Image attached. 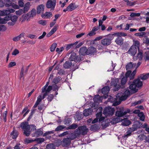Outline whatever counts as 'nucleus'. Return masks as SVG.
<instances>
[{
	"mask_svg": "<svg viewBox=\"0 0 149 149\" xmlns=\"http://www.w3.org/2000/svg\"><path fill=\"white\" fill-rule=\"evenodd\" d=\"M20 127L24 131L23 134L27 136H29L31 132L36 129V127L34 125H29L27 122L22 123Z\"/></svg>",
	"mask_w": 149,
	"mask_h": 149,
	"instance_id": "1",
	"label": "nucleus"
},
{
	"mask_svg": "<svg viewBox=\"0 0 149 149\" xmlns=\"http://www.w3.org/2000/svg\"><path fill=\"white\" fill-rule=\"evenodd\" d=\"M139 78L138 79H135L132 82H129L128 84L130 85L129 88L132 92L133 93L137 92L138 90L137 88H140L142 86L143 82Z\"/></svg>",
	"mask_w": 149,
	"mask_h": 149,
	"instance_id": "2",
	"label": "nucleus"
},
{
	"mask_svg": "<svg viewBox=\"0 0 149 149\" xmlns=\"http://www.w3.org/2000/svg\"><path fill=\"white\" fill-rule=\"evenodd\" d=\"M46 96L47 84L42 88L41 94L38 97L34 105L33 108H36V107L42 100L44 99Z\"/></svg>",
	"mask_w": 149,
	"mask_h": 149,
	"instance_id": "3",
	"label": "nucleus"
},
{
	"mask_svg": "<svg viewBox=\"0 0 149 149\" xmlns=\"http://www.w3.org/2000/svg\"><path fill=\"white\" fill-rule=\"evenodd\" d=\"M130 95V91L128 89L126 90L123 93H118L116 95V97L117 98H119L120 100L123 101L126 100Z\"/></svg>",
	"mask_w": 149,
	"mask_h": 149,
	"instance_id": "4",
	"label": "nucleus"
},
{
	"mask_svg": "<svg viewBox=\"0 0 149 149\" xmlns=\"http://www.w3.org/2000/svg\"><path fill=\"white\" fill-rule=\"evenodd\" d=\"M115 109L110 107H105L104 109L103 114L106 116H112L114 113Z\"/></svg>",
	"mask_w": 149,
	"mask_h": 149,
	"instance_id": "5",
	"label": "nucleus"
},
{
	"mask_svg": "<svg viewBox=\"0 0 149 149\" xmlns=\"http://www.w3.org/2000/svg\"><path fill=\"white\" fill-rule=\"evenodd\" d=\"M83 57L79 55L77 56L75 53H72L71 54L69 59L71 61H74L75 62H79L82 60Z\"/></svg>",
	"mask_w": 149,
	"mask_h": 149,
	"instance_id": "6",
	"label": "nucleus"
},
{
	"mask_svg": "<svg viewBox=\"0 0 149 149\" xmlns=\"http://www.w3.org/2000/svg\"><path fill=\"white\" fill-rule=\"evenodd\" d=\"M130 112L129 109H127L126 111H124L123 107L120 108L118 110L116 111V115L118 117H120L126 115L127 113H129Z\"/></svg>",
	"mask_w": 149,
	"mask_h": 149,
	"instance_id": "7",
	"label": "nucleus"
},
{
	"mask_svg": "<svg viewBox=\"0 0 149 149\" xmlns=\"http://www.w3.org/2000/svg\"><path fill=\"white\" fill-rule=\"evenodd\" d=\"M88 129L85 126L79 127L76 131L78 132L77 133L79 135L82 134L83 135L86 134L88 132Z\"/></svg>",
	"mask_w": 149,
	"mask_h": 149,
	"instance_id": "8",
	"label": "nucleus"
},
{
	"mask_svg": "<svg viewBox=\"0 0 149 149\" xmlns=\"http://www.w3.org/2000/svg\"><path fill=\"white\" fill-rule=\"evenodd\" d=\"M56 4V1L49 0L47 1V8H51V10H54Z\"/></svg>",
	"mask_w": 149,
	"mask_h": 149,
	"instance_id": "9",
	"label": "nucleus"
},
{
	"mask_svg": "<svg viewBox=\"0 0 149 149\" xmlns=\"http://www.w3.org/2000/svg\"><path fill=\"white\" fill-rule=\"evenodd\" d=\"M137 51V49L136 47H134V45H132L127 53L132 56H134Z\"/></svg>",
	"mask_w": 149,
	"mask_h": 149,
	"instance_id": "10",
	"label": "nucleus"
},
{
	"mask_svg": "<svg viewBox=\"0 0 149 149\" xmlns=\"http://www.w3.org/2000/svg\"><path fill=\"white\" fill-rule=\"evenodd\" d=\"M110 91V88L108 86H105L102 89V93L105 95L104 97V98H106L108 96L107 95Z\"/></svg>",
	"mask_w": 149,
	"mask_h": 149,
	"instance_id": "11",
	"label": "nucleus"
},
{
	"mask_svg": "<svg viewBox=\"0 0 149 149\" xmlns=\"http://www.w3.org/2000/svg\"><path fill=\"white\" fill-rule=\"evenodd\" d=\"M143 58V54L142 52L140 51L139 50L136 56H134L133 59L134 60H139L141 61Z\"/></svg>",
	"mask_w": 149,
	"mask_h": 149,
	"instance_id": "12",
	"label": "nucleus"
},
{
	"mask_svg": "<svg viewBox=\"0 0 149 149\" xmlns=\"http://www.w3.org/2000/svg\"><path fill=\"white\" fill-rule=\"evenodd\" d=\"M71 143V140L68 137L63 139L62 141V145L65 147L68 146Z\"/></svg>",
	"mask_w": 149,
	"mask_h": 149,
	"instance_id": "13",
	"label": "nucleus"
},
{
	"mask_svg": "<svg viewBox=\"0 0 149 149\" xmlns=\"http://www.w3.org/2000/svg\"><path fill=\"white\" fill-rule=\"evenodd\" d=\"M77 7L75 3H72L70 4L67 7V10L68 12L72 11L75 10Z\"/></svg>",
	"mask_w": 149,
	"mask_h": 149,
	"instance_id": "14",
	"label": "nucleus"
},
{
	"mask_svg": "<svg viewBox=\"0 0 149 149\" xmlns=\"http://www.w3.org/2000/svg\"><path fill=\"white\" fill-rule=\"evenodd\" d=\"M79 53L80 55H87V49L86 47H82L80 49Z\"/></svg>",
	"mask_w": 149,
	"mask_h": 149,
	"instance_id": "15",
	"label": "nucleus"
},
{
	"mask_svg": "<svg viewBox=\"0 0 149 149\" xmlns=\"http://www.w3.org/2000/svg\"><path fill=\"white\" fill-rule=\"evenodd\" d=\"M111 43V42L110 41V40L107 38H104L101 40V43L104 46L109 45Z\"/></svg>",
	"mask_w": 149,
	"mask_h": 149,
	"instance_id": "16",
	"label": "nucleus"
},
{
	"mask_svg": "<svg viewBox=\"0 0 149 149\" xmlns=\"http://www.w3.org/2000/svg\"><path fill=\"white\" fill-rule=\"evenodd\" d=\"M93 111V110L91 108L86 109L84 111L83 114L84 116H87L91 115Z\"/></svg>",
	"mask_w": 149,
	"mask_h": 149,
	"instance_id": "17",
	"label": "nucleus"
},
{
	"mask_svg": "<svg viewBox=\"0 0 149 149\" xmlns=\"http://www.w3.org/2000/svg\"><path fill=\"white\" fill-rule=\"evenodd\" d=\"M44 5L43 4H40L37 7V13L38 14L43 13L44 10Z\"/></svg>",
	"mask_w": 149,
	"mask_h": 149,
	"instance_id": "18",
	"label": "nucleus"
},
{
	"mask_svg": "<svg viewBox=\"0 0 149 149\" xmlns=\"http://www.w3.org/2000/svg\"><path fill=\"white\" fill-rule=\"evenodd\" d=\"M77 132H78L76 130L74 133H71V134H70L69 137H68L71 140L74 139L79 136V135L78 134H77Z\"/></svg>",
	"mask_w": 149,
	"mask_h": 149,
	"instance_id": "19",
	"label": "nucleus"
},
{
	"mask_svg": "<svg viewBox=\"0 0 149 149\" xmlns=\"http://www.w3.org/2000/svg\"><path fill=\"white\" fill-rule=\"evenodd\" d=\"M96 49L93 47H90L87 49V55L93 54L96 52Z\"/></svg>",
	"mask_w": 149,
	"mask_h": 149,
	"instance_id": "20",
	"label": "nucleus"
},
{
	"mask_svg": "<svg viewBox=\"0 0 149 149\" xmlns=\"http://www.w3.org/2000/svg\"><path fill=\"white\" fill-rule=\"evenodd\" d=\"M30 6L31 5L30 2H28L25 4L24 8L23 9L24 13L28 11L30 8Z\"/></svg>",
	"mask_w": 149,
	"mask_h": 149,
	"instance_id": "21",
	"label": "nucleus"
},
{
	"mask_svg": "<svg viewBox=\"0 0 149 149\" xmlns=\"http://www.w3.org/2000/svg\"><path fill=\"white\" fill-rule=\"evenodd\" d=\"M139 127V126L138 125L136 124H134L132 128H130L128 130V132L131 133L133 131L136 130L137 128Z\"/></svg>",
	"mask_w": 149,
	"mask_h": 149,
	"instance_id": "22",
	"label": "nucleus"
},
{
	"mask_svg": "<svg viewBox=\"0 0 149 149\" xmlns=\"http://www.w3.org/2000/svg\"><path fill=\"white\" fill-rule=\"evenodd\" d=\"M118 81L119 79L118 78L112 79L110 83L111 86H113L114 87H116L118 83Z\"/></svg>",
	"mask_w": 149,
	"mask_h": 149,
	"instance_id": "23",
	"label": "nucleus"
},
{
	"mask_svg": "<svg viewBox=\"0 0 149 149\" xmlns=\"http://www.w3.org/2000/svg\"><path fill=\"white\" fill-rule=\"evenodd\" d=\"M115 42L119 45H121L123 42V39L121 37H118L115 40Z\"/></svg>",
	"mask_w": 149,
	"mask_h": 149,
	"instance_id": "24",
	"label": "nucleus"
},
{
	"mask_svg": "<svg viewBox=\"0 0 149 149\" xmlns=\"http://www.w3.org/2000/svg\"><path fill=\"white\" fill-rule=\"evenodd\" d=\"M72 63L70 61H66L63 65V67L65 69H68L71 66Z\"/></svg>",
	"mask_w": 149,
	"mask_h": 149,
	"instance_id": "25",
	"label": "nucleus"
},
{
	"mask_svg": "<svg viewBox=\"0 0 149 149\" xmlns=\"http://www.w3.org/2000/svg\"><path fill=\"white\" fill-rule=\"evenodd\" d=\"M18 132L16 131L15 130L14 127L13 128V130L11 133L10 135L12 136V138L13 139H15L17 137L18 135Z\"/></svg>",
	"mask_w": 149,
	"mask_h": 149,
	"instance_id": "26",
	"label": "nucleus"
},
{
	"mask_svg": "<svg viewBox=\"0 0 149 149\" xmlns=\"http://www.w3.org/2000/svg\"><path fill=\"white\" fill-rule=\"evenodd\" d=\"M143 58L145 61H149V51H146L143 54Z\"/></svg>",
	"mask_w": 149,
	"mask_h": 149,
	"instance_id": "27",
	"label": "nucleus"
},
{
	"mask_svg": "<svg viewBox=\"0 0 149 149\" xmlns=\"http://www.w3.org/2000/svg\"><path fill=\"white\" fill-rule=\"evenodd\" d=\"M149 77V73H147L146 74H141L139 78L142 80H145L147 79H148Z\"/></svg>",
	"mask_w": 149,
	"mask_h": 149,
	"instance_id": "28",
	"label": "nucleus"
},
{
	"mask_svg": "<svg viewBox=\"0 0 149 149\" xmlns=\"http://www.w3.org/2000/svg\"><path fill=\"white\" fill-rule=\"evenodd\" d=\"M120 121V119L119 117H116L112 119L110 123L112 124H116Z\"/></svg>",
	"mask_w": 149,
	"mask_h": 149,
	"instance_id": "29",
	"label": "nucleus"
},
{
	"mask_svg": "<svg viewBox=\"0 0 149 149\" xmlns=\"http://www.w3.org/2000/svg\"><path fill=\"white\" fill-rule=\"evenodd\" d=\"M135 66H136V63L133 64L132 62H130L126 65V70H129L132 69Z\"/></svg>",
	"mask_w": 149,
	"mask_h": 149,
	"instance_id": "30",
	"label": "nucleus"
},
{
	"mask_svg": "<svg viewBox=\"0 0 149 149\" xmlns=\"http://www.w3.org/2000/svg\"><path fill=\"white\" fill-rule=\"evenodd\" d=\"M10 17L6 16L4 18H2L0 17V23L5 24L7 22V21L10 20Z\"/></svg>",
	"mask_w": 149,
	"mask_h": 149,
	"instance_id": "31",
	"label": "nucleus"
},
{
	"mask_svg": "<svg viewBox=\"0 0 149 149\" xmlns=\"http://www.w3.org/2000/svg\"><path fill=\"white\" fill-rule=\"evenodd\" d=\"M93 100L94 102H101V98L100 96L98 95H95L93 98Z\"/></svg>",
	"mask_w": 149,
	"mask_h": 149,
	"instance_id": "32",
	"label": "nucleus"
},
{
	"mask_svg": "<svg viewBox=\"0 0 149 149\" xmlns=\"http://www.w3.org/2000/svg\"><path fill=\"white\" fill-rule=\"evenodd\" d=\"M43 134V132L40 129H39L36 131L34 136L35 137H38L42 135Z\"/></svg>",
	"mask_w": 149,
	"mask_h": 149,
	"instance_id": "33",
	"label": "nucleus"
},
{
	"mask_svg": "<svg viewBox=\"0 0 149 149\" xmlns=\"http://www.w3.org/2000/svg\"><path fill=\"white\" fill-rule=\"evenodd\" d=\"M57 29V27L56 26H54V28L51 30L49 33L47 34V37H49L51 36L56 31Z\"/></svg>",
	"mask_w": 149,
	"mask_h": 149,
	"instance_id": "34",
	"label": "nucleus"
},
{
	"mask_svg": "<svg viewBox=\"0 0 149 149\" xmlns=\"http://www.w3.org/2000/svg\"><path fill=\"white\" fill-rule=\"evenodd\" d=\"M9 12L7 11V10H0V15L1 16L7 15L9 14Z\"/></svg>",
	"mask_w": 149,
	"mask_h": 149,
	"instance_id": "35",
	"label": "nucleus"
},
{
	"mask_svg": "<svg viewBox=\"0 0 149 149\" xmlns=\"http://www.w3.org/2000/svg\"><path fill=\"white\" fill-rule=\"evenodd\" d=\"M99 128V126L98 125L95 124L91 126L90 129L91 131H94L97 130Z\"/></svg>",
	"mask_w": 149,
	"mask_h": 149,
	"instance_id": "36",
	"label": "nucleus"
},
{
	"mask_svg": "<svg viewBox=\"0 0 149 149\" xmlns=\"http://www.w3.org/2000/svg\"><path fill=\"white\" fill-rule=\"evenodd\" d=\"M115 36H116L118 37H121L122 36H127V34L125 33L122 32H118L114 33Z\"/></svg>",
	"mask_w": 149,
	"mask_h": 149,
	"instance_id": "37",
	"label": "nucleus"
},
{
	"mask_svg": "<svg viewBox=\"0 0 149 149\" xmlns=\"http://www.w3.org/2000/svg\"><path fill=\"white\" fill-rule=\"evenodd\" d=\"M140 44V42L139 41L135 40H133V44L132 45H134V47H136L138 49L139 47Z\"/></svg>",
	"mask_w": 149,
	"mask_h": 149,
	"instance_id": "38",
	"label": "nucleus"
},
{
	"mask_svg": "<svg viewBox=\"0 0 149 149\" xmlns=\"http://www.w3.org/2000/svg\"><path fill=\"white\" fill-rule=\"evenodd\" d=\"M138 116L139 117L140 120L142 121L144 120L145 117L143 112H140L138 114Z\"/></svg>",
	"mask_w": 149,
	"mask_h": 149,
	"instance_id": "39",
	"label": "nucleus"
},
{
	"mask_svg": "<svg viewBox=\"0 0 149 149\" xmlns=\"http://www.w3.org/2000/svg\"><path fill=\"white\" fill-rule=\"evenodd\" d=\"M136 72V69H135L133 72L131 73L129 77L130 80H132L134 78Z\"/></svg>",
	"mask_w": 149,
	"mask_h": 149,
	"instance_id": "40",
	"label": "nucleus"
},
{
	"mask_svg": "<svg viewBox=\"0 0 149 149\" xmlns=\"http://www.w3.org/2000/svg\"><path fill=\"white\" fill-rule=\"evenodd\" d=\"M131 123V122L130 120H126L122 122V125L123 126H127L129 125Z\"/></svg>",
	"mask_w": 149,
	"mask_h": 149,
	"instance_id": "41",
	"label": "nucleus"
},
{
	"mask_svg": "<svg viewBox=\"0 0 149 149\" xmlns=\"http://www.w3.org/2000/svg\"><path fill=\"white\" fill-rule=\"evenodd\" d=\"M10 19L11 20V21L13 22L15 24L17 21L18 17L16 15H13L10 17Z\"/></svg>",
	"mask_w": 149,
	"mask_h": 149,
	"instance_id": "42",
	"label": "nucleus"
},
{
	"mask_svg": "<svg viewBox=\"0 0 149 149\" xmlns=\"http://www.w3.org/2000/svg\"><path fill=\"white\" fill-rule=\"evenodd\" d=\"M146 33L145 32H140V33H135L134 35L137 36H139L140 38H142L143 36L145 35Z\"/></svg>",
	"mask_w": 149,
	"mask_h": 149,
	"instance_id": "43",
	"label": "nucleus"
},
{
	"mask_svg": "<svg viewBox=\"0 0 149 149\" xmlns=\"http://www.w3.org/2000/svg\"><path fill=\"white\" fill-rule=\"evenodd\" d=\"M114 36H115L114 33L113 34H109L107 35L104 36L106 37H107L109 40H110V41L111 42V40L114 38Z\"/></svg>",
	"mask_w": 149,
	"mask_h": 149,
	"instance_id": "44",
	"label": "nucleus"
},
{
	"mask_svg": "<svg viewBox=\"0 0 149 149\" xmlns=\"http://www.w3.org/2000/svg\"><path fill=\"white\" fill-rule=\"evenodd\" d=\"M127 79L126 77H123L121 79V84L122 85H125L127 81Z\"/></svg>",
	"mask_w": 149,
	"mask_h": 149,
	"instance_id": "45",
	"label": "nucleus"
},
{
	"mask_svg": "<svg viewBox=\"0 0 149 149\" xmlns=\"http://www.w3.org/2000/svg\"><path fill=\"white\" fill-rule=\"evenodd\" d=\"M12 3L11 1L10 0H5L4 5L6 7H8L11 6Z\"/></svg>",
	"mask_w": 149,
	"mask_h": 149,
	"instance_id": "46",
	"label": "nucleus"
},
{
	"mask_svg": "<svg viewBox=\"0 0 149 149\" xmlns=\"http://www.w3.org/2000/svg\"><path fill=\"white\" fill-rule=\"evenodd\" d=\"M111 68L108 70V71L110 72L113 71L114 70L115 67L116 65V63H114V64H113V62L112 61H111Z\"/></svg>",
	"mask_w": 149,
	"mask_h": 149,
	"instance_id": "47",
	"label": "nucleus"
},
{
	"mask_svg": "<svg viewBox=\"0 0 149 149\" xmlns=\"http://www.w3.org/2000/svg\"><path fill=\"white\" fill-rule=\"evenodd\" d=\"M143 101L142 100H140L137 101H135L132 103V106H135L136 105L141 104Z\"/></svg>",
	"mask_w": 149,
	"mask_h": 149,
	"instance_id": "48",
	"label": "nucleus"
},
{
	"mask_svg": "<svg viewBox=\"0 0 149 149\" xmlns=\"http://www.w3.org/2000/svg\"><path fill=\"white\" fill-rule=\"evenodd\" d=\"M65 128V127L63 125H61L58 126L55 129L56 131L58 132L61 130Z\"/></svg>",
	"mask_w": 149,
	"mask_h": 149,
	"instance_id": "49",
	"label": "nucleus"
},
{
	"mask_svg": "<svg viewBox=\"0 0 149 149\" xmlns=\"http://www.w3.org/2000/svg\"><path fill=\"white\" fill-rule=\"evenodd\" d=\"M36 14V10L35 9H33L31 11L30 17H33Z\"/></svg>",
	"mask_w": 149,
	"mask_h": 149,
	"instance_id": "50",
	"label": "nucleus"
},
{
	"mask_svg": "<svg viewBox=\"0 0 149 149\" xmlns=\"http://www.w3.org/2000/svg\"><path fill=\"white\" fill-rule=\"evenodd\" d=\"M77 125L75 124H73L69 126L68 127V128L69 129H75L77 128Z\"/></svg>",
	"mask_w": 149,
	"mask_h": 149,
	"instance_id": "51",
	"label": "nucleus"
},
{
	"mask_svg": "<svg viewBox=\"0 0 149 149\" xmlns=\"http://www.w3.org/2000/svg\"><path fill=\"white\" fill-rule=\"evenodd\" d=\"M57 46L56 43H54L53 44L51 48H50V51L52 52H53L55 50L56 48V47Z\"/></svg>",
	"mask_w": 149,
	"mask_h": 149,
	"instance_id": "52",
	"label": "nucleus"
},
{
	"mask_svg": "<svg viewBox=\"0 0 149 149\" xmlns=\"http://www.w3.org/2000/svg\"><path fill=\"white\" fill-rule=\"evenodd\" d=\"M15 13L17 15H19L24 13V12L23 10V9H19L18 10L16 11L15 12Z\"/></svg>",
	"mask_w": 149,
	"mask_h": 149,
	"instance_id": "53",
	"label": "nucleus"
},
{
	"mask_svg": "<svg viewBox=\"0 0 149 149\" xmlns=\"http://www.w3.org/2000/svg\"><path fill=\"white\" fill-rule=\"evenodd\" d=\"M64 50V48L63 47H61L60 48H57L56 49V52L58 53V54H60L61 52Z\"/></svg>",
	"mask_w": 149,
	"mask_h": 149,
	"instance_id": "54",
	"label": "nucleus"
},
{
	"mask_svg": "<svg viewBox=\"0 0 149 149\" xmlns=\"http://www.w3.org/2000/svg\"><path fill=\"white\" fill-rule=\"evenodd\" d=\"M140 16V13H132L130 15V16L131 17H139Z\"/></svg>",
	"mask_w": 149,
	"mask_h": 149,
	"instance_id": "55",
	"label": "nucleus"
},
{
	"mask_svg": "<svg viewBox=\"0 0 149 149\" xmlns=\"http://www.w3.org/2000/svg\"><path fill=\"white\" fill-rule=\"evenodd\" d=\"M55 147L53 144L47 145V149H54Z\"/></svg>",
	"mask_w": 149,
	"mask_h": 149,
	"instance_id": "56",
	"label": "nucleus"
},
{
	"mask_svg": "<svg viewBox=\"0 0 149 149\" xmlns=\"http://www.w3.org/2000/svg\"><path fill=\"white\" fill-rule=\"evenodd\" d=\"M60 81V79L59 78H54L53 81V82L54 84H58Z\"/></svg>",
	"mask_w": 149,
	"mask_h": 149,
	"instance_id": "57",
	"label": "nucleus"
},
{
	"mask_svg": "<svg viewBox=\"0 0 149 149\" xmlns=\"http://www.w3.org/2000/svg\"><path fill=\"white\" fill-rule=\"evenodd\" d=\"M75 44V43L74 44H69L67 45V46L66 48V49L67 51H68L69 49L70 48L72 47Z\"/></svg>",
	"mask_w": 149,
	"mask_h": 149,
	"instance_id": "58",
	"label": "nucleus"
},
{
	"mask_svg": "<svg viewBox=\"0 0 149 149\" xmlns=\"http://www.w3.org/2000/svg\"><path fill=\"white\" fill-rule=\"evenodd\" d=\"M35 141H36L38 143H40L44 141V139L42 138H39L36 139Z\"/></svg>",
	"mask_w": 149,
	"mask_h": 149,
	"instance_id": "59",
	"label": "nucleus"
},
{
	"mask_svg": "<svg viewBox=\"0 0 149 149\" xmlns=\"http://www.w3.org/2000/svg\"><path fill=\"white\" fill-rule=\"evenodd\" d=\"M6 30V26L2 24H0V31H4Z\"/></svg>",
	"mask_w": 149,
	"mask_h": 149,
	"instance_id": "60",
	"label": "nucleus"
},
{
	"mask_svg": "<svg viewBox=\"0 0 149 149\" xmlns=\"http://www.w3.org/2000/svg\"><path fill=\"white\" fill-rule=\"evenodd\" d=\"M19 53V51L17 49H15L12 53V55H16Z\"/></svg>",
	"mask_w": 149,
	"mask_h": 149,
	"instance_id": "61",
	"label": "nucleus"
},
{
	"mask_svg": "<svg viewBox=\"0 0 149 149\" xmlns=\"http://www.w3.org/2000/svg\"><path fill=\"white\" fill-rule=\"evenodd\" d=\"M35 140L33 139H26L25 140V142L27 143H32Z\"/></svg>",
	"mask_w": 149,
	"mask_h": 149,
	"instance_id": "62",
	"label": "nucleus"
},
{
	"mask_svg": "<svg viewBox=\"0 0 149 149\" xmlns=\"http://www.w3.org/2000/svg\"><path fill=\"white\" fill-rule=\"evenodd\" d=\"M70 119H66L64 120V123L65 125H68L70 124Z\"/></svg>",
	"mask_w": 149,
	"mask_h": 149,
	"instance_id": "63",
	"label": "nucleus"
},
{
	"mask_svg": "<svg viewBox=\"0 0 149 149\" xmlns=\"http://www.w3.org/2000/svg\"><path fill=\"white\" fill-rule=\"evenodd\" d=\"M131 71L130 70H128L126 73L125 74V77H126L127 78L130 77V74L131 73Z\"/></svg>",
	"mask_w": 149,
	"mask_h": 149,
	"instance_id": "64",
	"label": "nucleus"
}]
</instances>
